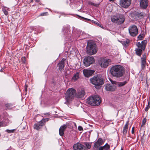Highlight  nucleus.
<instances>
[{"mask_svg": "<svg viewBox=\"0 0 150 150\" xmlns=\"http://www.w3.org/2000/svg\"><path fill=\"white\" fill-rule=\"evenodd\" d=\"M102 142L103 140L101 139H98V141L95 143L94 146V148L95 149H96L99 146L102 144Z\"/></svg>", "mask_w": 150, "mask_h": 150, "instance_id": "4be33fe9", "label": "nucleus"}, {"mask_svg": "<svg viewBox=\"0 0 150 150\" xmlns=\"http://www.w3.org/2000/svg\"><path fill=\"white\" fill-rule=\"evenodd\" d=\"M111 60L107 58H101L99 62L101 67L105 68L111 64Z\"/></svg>", "mask_w": 150, "mask_h": 150, "instance_id": "0eeeda50", "label": "nucleus"}, {"mask_svg": "<svg viewBox=\"0 0 150 150\" xmlns=\"http://www.w3.org/2000/svg\"><path fill=\"white\" fill-rule=\"evenodd\" d=\"M92 22L93 23H94V24H96L98 26L100 27L101 28H103V26H102L99 23H98L96 21H93V20H92Z\"/></svg>", "mask_w": 150, "mask_h": 150, "instance_id": "cd10ccee", "label": "nucleus"}, {"mask_svg": "<svg viewBox=\"0 0 150 150\" xmlns=\"http://www.w3.org/2000/svg\"><path fill=\"white\" fill-rule=\"evenodd\" d=\"M110 73L113 77L119 78L122 77L125 73V68L120 65H117L112 67L110 69Z\"/></svg>", "mask_w": 150, "mask_h": 150, "instance_id": "f257e3e1", "label": "nucleus"}, {"mask_svg": "<svg viewBox=\"0 0 150 150\" xmlns=\"http://www.w3.org/2000/svg\"><path fill=\"white\" fill-rule=\"evenodd\" d=\"M114 0H110L111 1H113Z\"/></svg>", "mask_w": 150, "mask_h": 150, "instance_id": "8fccbe9b", "label": "nucleus"}, {"mask_svg": "<svg viewBox=\"0 0 150 150\" xmlns=\"http://www.w3.org/2000/svg\"><path fill=\"white\" fill-rule=\"evenodd\" d=\"M110 145L107 143H106L103 146L100 147L99 149V150H103V149L105 150H108L109 149H110Z\"/></svg>", "mask_w": 150, "mask_h": 150, "instance_id": "b1692460", "label": "nucleus"}, {"mask_svg": "<svg viewBox=\"0 0 150 150\" xmlns=\"http://www.w3.org/2000/svg\"><path fill=\"white\" fill-rule=\"evenodd\" d=\"M79 78V74L78 72L76 73L74 76L72 77L73 80L76 81Z\"/></svg>", "mask_w": 150, "mask_h": 150, "instance_id": "a878e982", "label": "nucleus"}, {"mask_svg": "<svg viewBox=\"0 0 150 150\" xmlns=\"http://www.w3.org/2000/svg\"><path fill=\"white\" fill-rule=\"evenodd\" d=\"M73 149L74 150H87L85 146L79 143L74 145Z\"/></svg>", "mask_w": 150, "mask_h": 150, "instance_id": "f8f14e48", "label": "nucleus"}, {"mask_svg": "<svg viewBox=\"0 0 150 150\" xmlns=\"http://www.w3.org/2000/svg\"><path fill=\"white\" fill-rule=\"evenodd\" d=\"M144 38V35L143 34L142 35H139L138 36V38L139 40H142Z\"/></svg>", "mask_w": 150, "mask_h": 150, "instance_id": "2f4dec72", "label": "nucleus"}, {"mask_svg": "<svg viewBox=\"0 0 150 150\" xmlns=\"http://www.w3.org/2000/svg\"><path fill=\"white\" fill-rule=\"evenodd\" d=\"M122 42V44L124 46H127L129 43V40H125L123 41Z\"/></svg>", "mask_w": 150, "mask_h": 150, "instance_id": "bb28decb", "label": "nucleus"}, {"mask_svg": "<svg viewBox=\"0 0 150 150\" xmlns=\"http://www.w3.org/2000/svg\"><path fill=\"white\" fill-rule=\"evenodd\" d=\"M131 0H120V5L124 8H127L129 6Z\"/></svg>", "mask_w": 150, "mask_h": 150, "instance_id": "1a4fd4ad", "label": "nucleus"}, {"mask_svg": "<svg viewBox=\"0 0 150 150\" xmlns=\"http://www.w3.org/2000/svg\"><path fill=\"white\" fill-rule=\"evenodd\" d=\"M134 127H133L132 129V134H133L134 133Z\"/></svg>", "mask_w": 150, "mask_h": 150, "instance_id": "37998d69", "label": "nucleus"}, {"mask_svg": "<svg viewBox=\"0 0 150 150\" xmlns=\"http://www.w3.org/2000/svg\"><path fill=\"white\" fill-rule=\"evenodd\" d=\"M128 122L127 121L126 122L125 125L123 127V134L124 136H125L127 134L128 129Z\"/></svg>", "mask_w": 150, "mask_h": 150, "instance_id": "5701e85b", "label": "nucleus"}, {"mask_svg": "<svg viewBox=\"0 0 150 150\" xmlns=\"http://www.w3.org/2000/svg\"><path fill=\"white\" fill-rule=\"evenodd\" d=\"M137 55L139 56H140L142 53V50H143L141 48H136L135 49Z\"/></svg>", "mask_w": 150, "mask_h": 150, "instance_id": "393cba45", "label": "nucleus"}, {"mask_svg": "<svg viewBox=\"0 0 150 150\" xmlns=\"http://www.w3.org/2000/svg\"><path fill=\"white\" fill-rule=\"evenodd\" d=\"M67 127V125H64L63 126H61L60 128L62 129V130H64V131L66 129V128Z\"/></svg>", "mask_w": 150, "mask_h": 150, "instance_id": "473e14b6", "label": "nucleus"}, {"mask_svg": "<svg viewBox=\"0 0 150 150\" xmlns=\"http://www.w3.org/2000/svg\"><path fill=\"white\" fill-rule=\"evenodd\" d=\"M85 94V92L83 89L79 90L76 93V97L79 98H82L84 97Z\"/></svg>", "mask_w": 150, "mask_h": 150, "instance_id": "2eb2a0df", "label": "nucleus"}, {"mask_svg": "<svg viewBox=\"0 0 150 150\" xmlns=\"http://www.w3.org/2000/svg\"><path fill=\"white\" fill-rule=\"evenodd\" d=\"M7 132L10 133L12 132H13L14 130H9V129H6V130Z\"/></svg>", "mask_w": 150, "mask_h": 150, "instance_id": "e433bc0d", "label": "nucleus"}, {"mask_svg": "<svg viewBox=\"0 0 150 150\" xmlns=\"http://www.w3.org/2000/svg\"><path fill=\"white\" fill-rule=\"evenodd\" d=\"M3 11L5 15H8V13L6 10H4Z\"/></svg>", "mask_w": 150, "mask_h": 150, "instance_id": "4c0bfd02", "label": "nucleus"}, {"mask_svg": "<svg viewBox=\"0 0 150 150\" xmlns=\"http://www.w3.org/2000/svg\"><path fill=\"white\" fill-rule=\"evenodd\" d=\"M88 4H90V5H93L94 6H98V5L97 4H94V3H93L92 2H89L88 3Z\"/></svg>", "mask_w": 150, "mask_h": 150, "instance_id": "f704fd0d", "label": "nucleus"}, {"mask_svg": "<svg viewBox=\"0 0 150 150\" xmlns=\"http://www.w3.org/2000/svg\"><path fill=\"white\" fill-rule=\"evenodd\" d=\"M121 150H123V149L122 148L121 149Z\"/></svg>", "mask_w": 150, "mask_h": 150, "instance_id": "3c124183", "label": "nucleus"}, {"mask_svg": "<svg viewBox=\"0 0 150 150\" xmlns=\"http://www.w3.org/2000/svg\"><path fill=\"white\" fill-rule=\"evenodd\" d=\"M76 90L73 88H70L67 91L65 96L66 103L68 104L71 102L76 94Z\"/></svg>", "mask_w": 150, "mask_h": 150, "instance_id": "f03ea898", "label": "nucleus"}, {"mask_svg": "<svg viewBox=\"0 0 150 150\" xmlns=\"http://www.w3.org/2000/svg\"><path fill=\"white\" fill-rule=\"evenodd\" d=\"M147 43V40H144L141 43L140 42H138L136 44V46L139 48H141L144 50L145 49L146 45Z\"/></svg>", "mask_w": 150, "mask_h": 150, "instance_id": "ddd939ff", "label": "nucleus"}, {"mask_svg": "<svg viewBox=\"0 0 150 150\" xmlns=\"http://www.w3.org/2000/svg\"><path fill=\"white\" fill-rule=\"evenodd\" d=\"M31 1H32L33 0H31Z\"/></svg>", "mask_w": 150, "mask_h": 150, "instance_id": "603ef678", "label": "nucleus"}, {"mask_svg": "<svg viewBox=\"0 0 150 150\" xmlns=\"http://www.w3.org/2000/svg\"><path fill=\"white\" fill-rule=\"evenodd\" d=\"M47 13V12H46V13H41L40 14V15L41 16H44V15H45V14Z\"/></svg>", "mask_w": 150, "mask_h": 150, "instance_id": "a19ab883", "label": "nucleus"}, {"mask_svg": "<svg viewBox=\"0 0 150 150\" xmlns=\"http://www.w3.org/2000/svg\"><path fill=\"white\" fill-rule=\"evenodd\" d=\"M94 103L95 106L99 105L101 103V100L100 97L98 96L95 95L94 96Z\"/></svg>", "mask_w": 150, "mask_h": 150, "instance_id": "412c9836", "label": "nucleus"}, {"mask_svg": "<svg viewBox=\"0 0 150 150\" xmlns=\"http://www.w3.org/2000/svg\"><path fill=\"white\" fill-rule=\"evenodd\" d=\"M36 0V1L37 2H39V0Z\"/></svg>", "mask_w": 150, "mask_h": 150, "instance_id": "09e8293b", "label": "nucleus"}, {"mask_svg": "<svg viewBox=\"0 0 150 150\" xmlns=\"http://www.w3.org/2000/svg\"><path fill=\"white\" fill-rule=\"evenodd\" d=\"M141 67L142 69H144L146 65V54H144L141 58Z\"/></svg>", "mask_w": 150, "mask_h": 150, "instance_id": "dca6fc26", "label": "nucleus"}, {"mask_svg": "<svg viewBox=\"0 0 150 150\" xmlns=\"http://www.w3.org/2000/svg\"><path fill=\"white\" fill-rule=\"evenodd\" d=\"M64 131L60 128L59 130V134L61 136H62L64 134Z\"/></svg>", "mask_w": 150, "mask_h": 150, "instance_id": "c85d7f7f", "label": "nucleus"}, {"mask_svg": "<svg viewBox=\"0 0 150 150\" xmlns=\"http://www.w3.org/2000/svg\"><path fill=\"white\" fill-rule=\"evenodd\" d=\"M83 72L85 76L88 77L92 75L94 71L91 69H85L83 71Z\"/></svg>", "mask_w": 150, "mask_h": 150, "instance_id": "4468645a", "label": "nucleus"}, {"mask_svg": "<svg viewBox=\"0 0 150 150\" xmlns=\"http://www.w3.org/2000/svg\"><path fill=\"white\" fill-rule=\"evenodd\" d=\"M21 60L22 61V62L23 63H25L26 60H25V57H22L21 58Z\"/></svg>", "mask_w": 150, "mask_h": 150, "instance_id": "c9c22d12", "label": "nucleus"}, {"mask_svg": "<svg viewBox=\"0 0 150 150\" xmlns=\"http://www.w3.org/2000/svg\"><path fill=\"white\" fill-rule=\"evenodd\" d=\"M85 144L88 149H90L91 147V144L90 143L86 142Z\"/></svg>", "mask_w": 150, "mask_h": 150, "instance_id": "7c9ffc66", "label": "nucleus"}, {"mask_svg": "<svg viewBox=\"0 0 150 150\" xmlns=\"http://www.w3.org/2000/svg\"><path fill=\"white\" fill-rule=\"evenodd\" d=\"M82 18L83 19L85 20H88V21H92V20H90V19L86 18H83V17H82Z\"/></svg>", "mask_w": 150, "mask_h": 150, "instance_id": "ea45409f", "label": "nucleus"}, {"mask_svg": "<svg viewBox=\"0 0 150 150\" xmlns=\"http://www.w3.org/2000/svg\"><path fill=\"white\" fill-rule=\"evenodd\" d=\"M94 96H91L88 98L86 100V103L91 105L95 106V104L94 103Z\"/></svg>", "mask_w": 150, "mask_h": 150, "instance_id": "aec40b11", "label": "nucleus"}, {"mask_svg": "<svg viewBox=\"0 0 150 150\" xmlns=\"http://www.w3.org/2000/svg\"><path fill=\"white\" fill-rule=\"evenodd\" d=\"M87 52L89 54L92 55L96 54L97 51V47L93 42L90 41L88 42L86 47Z\"/></svg>", "mask_w": 150, "mask_h": 150, "instance_id": "7ed1b4c3", "label": "nucleus"}, {"mask_svg": "<svg viewBox=\"0 0 150 150\" xmlns=\"http://www.w3.org/2000/svg\"><path fill=\"white\" fill-rule=\"evenodd\" d=\"M4 68H2L0 70V71H1V72H3V70H4Z\"/></svg>", "mask_w": 150, "mask_h": 150, "instance_id": "a18cd8bd", "label": "nucleus"}, {"mask_svg": "<svg viewBox=\"0 0 150 150\" xmlns=\"http://www.w3.org/2000/svg\"><path fill=\"white\" fill-rule=\"evenodd\" d=\"M65 59L63 58L62 60L59 62L57 66L59 67V70L60 71H62L63 69L64 68V61Z\"/></svg>", "mask_w": 150, "mask_h": 150, "instance_id": "6ab92c4d", "label": "nucleus"}, {"mask_svg": "<svg viewBox=\"0 0 150 150\" xmlns=\"http://www.w3.org/2000/svg\"><path fill=\"white\" fill-rule=\"evenodd\" d=\"M78 129L80 130V131H81V130H83V128L81 126H79L78 127Z\"/></svg>", "mask_w": 150, "mask_h": 150, "instance_id": "58836bf2", "label": "nucleus"}, {"mask_svg": "<svg viewBox=\"0 0 150 150\" xmlns=\"http://www.w3.org/2000/svg\"><path fill=\"white\" fill-rule=\"evenodd\" d=\"M91 83L96 86H99L104 83L103 79L98 76H94L90 79Z\"/></svg>", "mask_w": 150, "mask_h": 150, "instance_id": "39448f33", "label": "nucleus"}, {"mask_svg": "<svg viewBox=\"0 0 150 150\" xmlns=\"http://www.w3.org/2000/svg\"><path fill=\"white\" fill-rule=\"evenodd\" d=\"M148 0H140V5L141 7L146 8L148 5Z\"/></svg>", "mask_w": 150, "mask_h": 150, "instance_id": "f3484780", "label": "nucleus"}, {"mask_svg": "<svg viewBox=\"0 0 150 150\" xmlns=\"http://www.w3.org/2000/svg\"><path fill=\"white\" fill-rule=\"evenodd\" d=\"M94 59L93 57L88 56L85 58L83 60V63L86 67H88L94 63Z\"/></svg>", "mask_w": 150, "mask_h": 150, "instance_id": "6e6552de", "label": "nucleus"}, {"mask_svg": "<svg viewBox=\"0 0 150 150\" xmlns=\"http://www.w3.org/2000/svg\"><path fill=\"white\" fill-rule=\"evenodd\" d=\"M45 119H42L40 121L35 124L34 125V128L37 130H38L42 128L44 125Z\"/></svg>", "mask_w": 150, "mask_h": 150, "instance_id": "9b49d317", "label": "nucleus"}, {"mask_svg": "<svg viewBox=\"0 0 150 150\" xmlns=\"http://www.w3.org/2000/svg\"><path fill=\"white\" fill-rule=\"evenodd\" d=\"M25 91H27V85H25Z\"/></svg>", "mask_w": 150, "mask_h": 150, "instance_id": "79ce46f5", "label": "nucleus"}, {"mask_svg": "<svg viewBox=\"0 0 150 150\" xmlns=\"http://www.w3.org/2000/svg\"><path fill=\"white\" fill-rule=\"evenodd\" d=\"M106 90L109 91H113L116 89V86L115 84H107L105 85Z\"/></svg>", "mask_w": 150, "mask_h": 150, "instance_id": "9d476101", "label": "nucleus"}, {"mask_svg": "<svg viewBox=\"0 0 150 150\" xmlns=\"http://www.w3.org/2000/svg\"><path fill=\"white\" fill-rule=\"evenodd\" d=\"M111 20L112 22L119 25L122 24L124 22L125 18L123 15H117L112 16L111 18Z\"/></svg>", "mask_w": 150, "mask_h": 150, "instance_id": "20e7f679", "label": "nucleus"}, {"mask_svg": "<svg viewBox=\"0 0 150 150\" xmlns=\"http://www.w3.org/2000/svg\"><path fill=\"white\" fill-rule=\"evenodd\" d=\"M150 108V102L149 101L148 102V104L147 106L146 107L145 109V111H147Z\"/></svg>", "mask_w": 150, "mask_h": 150, "instance_id": "c756f323", "label": "nucleus"}, {"mask_svg": "<svg viewBox=\"0 0 150 150\" xmlns=\"http://www.w3.org/2000/svg\"><path fill=\"white\" fill-rule=\"evenodd\" d=\"M2 125V124L1 122H0V127L1 126V125Z\"/></svg>", "mask_w": 150, "mask_h": 150, "instance_id": "de8ad7c7", "label": "nucleus"}, {"mask_svg": "<svg viewBox=\"0 0 150 150\" xmlns=\"http://www.w3.org/2000/svg\"><path fill=\"white\" fill-rule=\"evenodd\" d=\"M45 119V120H47V121H48V118H47V119Z\"/></svg>", "mask_w": 150, "mask_h": 150, "instance_id": "49530a36", "label": "nucleus"}, {"mask_svg": "<svg viewBox=\"0 0 150 150\" xmlns=\"http://www.w3.org/2000/svg\"><path fill=\"white\" fill-rule=\"evenodd\" d=\"M110 81L113 84H115V86H123L125 84L127 83V82L126 81L122 82H119L114 81L112 80H110Z\"/></svg>", "mask_w": 150, "mask_h": 150, "instance_id": "a211bd4d", "label": "nucleus"}, {"mask_svg": "<svg viewBox=\"0 0 150 150\" xmlns=\"http://www.w3.org/2000/svg\"><path fill=\"white\" fill-rule=\"evenodd\" d=\"M44 115H49L50 114V113L49 112L48 113H45L44 114Z\"/></svg>", "mask_w": 150, "mask_h": 150, "instance_id": "c03bdc74", "label": "nucleus"}, {"mask_svg": "<svg viewBox=\"0 0 150 150\" xmlns=\"http://www.w3.org/2000/svg\"><path fill=\"white\" fill-rule=\"evenodd\" d=\"M128 30L129 35L135 37L138 34V28L135 25H132L129 26Z\"/></svg>", "mask_w": 150, "mask_h": 150, "instance_id": "423d86ee", "label": "nucleus"}, {"mask_svg": "<svg viewBox=\"0 0 150 150\" xmlns=\"http://www.w3.org/2000/svg\"><path fill=\"white\" fill-rule=\"evenodd\" d=\"M146 122V119L145 118H144L143 120L142 123V124L141 126V127H142V126H143V125H144L145 124Z\"/></svg>", "mask_w": 150, "mask_h": 150, "instance_id": "72a5a7b5", "label": "nucleus"}]
</instances>
